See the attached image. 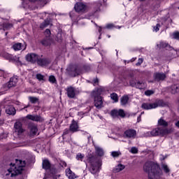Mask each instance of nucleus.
I'll return each mask as SVG.
<instances>
[{
  "instance_id": "f257e3e1",
  "label": "nucleus",
  "mask_w": 179,
  "mask_h": 179,
  "mask_svg": "<svg viewBox=\"0 0 179 179\" xmlns=\"http://www.w3.org/2000/svg\"><path fill=\"white\" fill-rule=\"evenodd\" d=\"M143 170L148 173L150 179L159 178V173H160V166L152 162H148L143 166Z\"/></svg>"
},
{
  "instance_id": "f03ea898",
  "label": "nucleus",
  "mask_w": 179,
  "mask_h": 179,
  "mask_svg": "<svg viewBox=\"0 0 179 179\" xmlns=\"http://www.w3.org/2000/svg\"><path fill=\"white\" fill-rule=\"evenodd\" d=\"M174 132L173 128H164L160 126L153 129L151 131H147L143 134V136L145 138L152 137V136H166L169 134H173Z\"/></svg>"
},
{
  "instance_id": "7ed1b4c3",
  "label": "nucleus",
  "mask_w": 179,
  "mask_h": 179,
  "mask_svg": "<svg viewBox=\"0 0 179 179\" xmlns=\"http://www.w3.org/2000/svg\"><path fill=\"white\" fill-rule=\"evenodd\" d=\"M87 162L90 164L89 170L92 174H97L100 172V167H101V163L97 158V157L92 154L88 155L87 157Z\"/></svg>"
},
{
  "instance_id": "20e7f679",
  "label": "nucleus",
  "mask_w": 179,
  "mask_h": 179,
  "mask_svg": "<svg viewBox=\"0 0 179 179\" xmlns=\"http://www.w3.org/2000/svg\"><path fill=\"white\" fill-rule=\"evenodd\" d=\"M15 164H13L8 171L10 173L11 177H15V176H19L22 174L24 167L26 166V162L22 160L15 159Z\"/></svg>"
},
{
  "instance_id": "39448f33",
  "label": "nucleus",
  "mask_w": 179,
  "mask_h": 179,
  "mask_svg": "<svg viewBox=\"0 0 179 179\" xmlns=\"http://www.w3.org/2000/svg\"><path fill=\"white\" fill-rule=\"evenodd\" d=\"M92 96L94 97V104L96 108L100 110V108H103L104 106L103 105V98L100 94H97V92L94 91L92 92Z\"/></svg>"
},
{
  "instance_id": "423d86ee",
  "label": "nucleus",
  "mask_w": 179,
  "mask_h": 179,
  "mask_svg": "<svg viewBox=\"0 0 179 179\" xmlns=\"http://www.w3.org/2000/svg\"><path fill=\"white\" fill-rule=\"evenodd\" d=\"M163 106V101L159 100L157 102L149 103H143L141 106L143 110H152L153 108H157V107H160Z\"/></svg>"
},
{
  "instance_id": "0eeeda50",
  "label": "nucleus",
  "mask_w": 179,
  "mask_h": 179,
  "mask_svg": "<svg viewBox=\"0 0 179 179\" xmlns=\"http://www.w3.org/2000/svg\"><path fill=\"white\" fill-rule=\"evenodd\" d=\"M24 132V129H23V127L22 125V122H17L14 124V133L13 134L15 136H20V135H22V134Z\"/></svg>"
},
{
  "instance_id": "6e6552de",
  "label": "nucleus",
  "mask_w": 179,
  "mask_h": 179,
  "mask_svg": "<svg viewBox=\"0 0 179 179\" xmlns=\"http://www.w3.org/2000/svg\"><path fill=\"white\" fill-rule=\"evenodd\" d=\"M67 71L71 75V76H73L75 78V76H78V75H80L82 73V71L80 70V68L76 66H71L67 69Z\"/></svg>"
},
{
  "instance_id": "1a4fd4ad",
  "label": "nucleus",
  "mask_w": 179,
  "mask_h": 179,
  "mask_svg": "<svg viewBox=\"0 0 179 179\" xmlns=\"http://www.w3.org/2000/svg\"><path fill=\"white\" fill-rule=\"evenodd\" d=\"M74 9L78 13H85L87 10V6L82 2H78L75 4Z\"/></svg>"
},
{
  "instance_id": "9d476101",
  "label": "nucleus",
  "mask_w": 179,
  "mask_h": 179,
  "mask_svg": "<svg viewBox=\"0 0 179 179\" xmlns=\"http://www.w3.org/2000/svg\"><path fill=\"white\" fill-rule=\"evenodd\" d=\"M38 55L36 53H28L25 57L26 61L31 62V64H36V62H38Z\"/></svg>"
},
{
  "instance_id": "9b49d317",
  "label": "nucleus",
  "mask_w": 179,
  "mask_h": 179,
  "mask_svg": "<svg viewBox=\"0 0 179 179\" xmlns=\"http://www.w3.org/2000/svg\"><path fill=\"white\" fill-rule=\"evenodd\" d=\"M110 115L113 117V118H115L117 117H121L122 118H124L125 117V112L122 109L120 110H113L110 112Z\"/></svg>"
},
{
  "instance_id": "f8f14e48",
  "label": "nucleus",
  "mask_w": 179,
  "mask_h": 179,
  "mask_svg": "<svg viewBox=\"0 0 179 179\" xmlns=\"http://www.w3.org/2000/svg\"><path fill=\"white\" fill-rule=\"evenodd\" d=\"M124 135L126 138L135 139L136 138V130L131 129H127L124 131Z\"/></svg>"
},
{
  "instance_id": "ddd939ff",
  "label": "nucleus",
  "mask_w": 179,
  "mask_h": 179,
  "mask_svg": "<svg viewBox=\"0 0 179 179\" xmlns=\"http://www.w3.org/2000/svg\"><path fill=\"white\" fill-rule=\"evenodd\" d=\"M66 92L67 94L68 97H69V99H75V96H76V90L73 87H68L66 89Z\"/></svg>"
},
{
  "instance_id": "4468645a",
  "label": "nucleus",
  "mask_w": 179,
  "mask_h": 179,
  "mask_svg": "<svg viewBox=\"0 0 179 179\" xmlns=\"http://www.w3.org/2000/svg\"><path fill=\"white\" fill-rule=\"evenodd\" d=\"M69 131L73 133L78 132L79 131V124H78V122L75 121V120H72L69 127Z\"/></svg>"
},
{
  "instance_id": "2eb2a0df",
  "label": "nucleus",
  "mask_w": 179,
  "mask_h": 179,
  "mask_svg": "<svg viewBox=\"0 0 179 179\" xmlns=\"http://www.w3.org/2000/svg\"><path fill=\"white\" fill-rule=\"evenodd\" d=\"M27 118L31 120V121H36V122H43L44 121V119L40 115H27Z\"/></svg>"
},
{
  "instance_id": "dca6fc26",
  "label": "nucleus",
  "mask_w": 179,
  "mask_h": 179,
  "mask_svg": "<svg viewBox=\"0 0 179 179\" xmlns=\"http://www.w3.org/2000/svg\"><path fill=\"white\" fill-rule=\"evenodd\" d=\"M50 62L51 61L48 59H40V57H38L37 64L39 66H47Z\"/></svg>"
},
{
  "instance_id": "f3484780",
  "label": "nucleus",
  "mask_w": 179,
  "mask_h": 179,
  "mask_svg": "<svg viewBox=\"0 0 179 179\" xmlns=\"http://www.w3.org/2000/svg\"><path fill=\"white\" fill-rule=\"evenodd\" d=\"M154 78L157 82L164 80L166 79V74L164 73H156L154 74Z\"/></svg>"
},
{
  "instance_id": "a211bd4d",
  "label": "nucleus",
  "mask_w": 179,
  "mask_h": 179,
  "mask_svg": "<svg viewBox=\"0 0 179 179\" xmlns=\"http://www.w3.org/2000/svg\"><path fill=\"white\" fill-rule=\"evenodd\" d=\"M54 43V40L52 38H45L42 40L41 44L45 47H48Z\"/></svg>"
},
{
  "instance_id": "6ab92c4d",
  "label": "nucleus",
  "mask_w": 179,
  "mask_h": 179,
  "mask_svg": "<svg viewBox=\"0 0 179 179\" xmlns=\"http://www.w3.org/2000/svg\"><path fill=\"white\" fill-rule=\"evenodd\" d=\"M6 113L8 115H15L16 114V109L13 106H8L6 108Z\"/></svg>"
},
{
  "instance_id": "aec40b11",
  "label": "nucleus",
  "mask_w": 179,
  "mask_h": 179,
  "mask_svg": "<svg viewBox=\"0 0 179 179\" xmlns=\"http://www.w3.org/2000/svg\"><path fill=\"white\" fill-rule=\"evenodd\" d=\"M94 149H95V154L97 156H99L101 157V156H104V150L99 145H94Z\"/></svg>"
},
{
  "instance_id": "412c9836",
  "label": "nucleus",
  "mask_w": 179,
  "mask_h": 179,
  "mask_svg": "<svg viewBox=\"0 0 179 179\" xmlns=\"http://www.w3.org/2000/svg\"><path fill=\"white\" fill-rule=\"evenodd\" d=\"M17 83V78H16L15 77H13L10 79L7 86L9 89H10V87H13L14 86H15Z\"/></svg>"
},
{
  "instance_id": "4be33fe9",
  "label": "nucleus",
  "mask_w": 179,
  "mask_h": 179,
  "mask_svg": "<svg viewBox=\"0 0 179 179\" xmlns=\"http://www.w3.org/2000/svg\"><path fill=\"white\" fill-rule=\"evenodd\" d=\"M42 167L44 170H50V169H51V163L48 159H43L42 162Z\"/></svg>"
},
{
  "instance_id": "5701e85b",
  "label": "nucleus",
  "mask_w": 179,
  "mask_h": 179,
  "mask_svg": "<svg viewBox=\"0 0 179 179\" xmlns=\"http://www.w3.org/2000/svg\"><path fill=\"white\" fill-rule=\"evenodd\" d=\"M66 177H68L69 179L76 178V175L75 174V173H73L72 171H71V169H66Z\"/></svg>"
},
{
  "instance_id": "b1692460",
  "label": "nucleus",
  "mask_w": 179,
  "mask_h": 179,
  "mask_svg": "<svg viewBox=\"0 0 179 179\" xmlns=\"http://www.w3.org/2000/svg\"><path fill=\"white\" fill-rule=\"evenodd\" d=\"M131 86L133 87H136V89H145L146 87V84L145 83H141V82H137L135 84L132 85Z\"/></svg>"
},
{
  "instance_id": "393cba45",
  "label": "nucleus",
  "mask_w": 179,
  "mask_h": 179,
  "mask_svg": "<svg viewBox=\"0 0 179 179\" xmlns=\"http://www.w3.org/2000/svg\"><path fill=\"white\" fill-rule=\"evenodd\" d=\"M129 101V96L128 95H124L120 99V103L122 106H127L128 101Z\"/></svg>"
},
{
  "instance_id": "a878e982",
  "label": "nucleus",
  "mask_w": 179,
  "mask_h": 179,
  "mask_svg": "<svg viewBox=\"0 0 179 179\" xmlns=\"http://www.w3.org/2000/svg\"><path fill=\"white\" fill-rule=\"evenodd\" d=\"M158 127H164V128H166V127H169V122H167L163 117H161L158 120Z\"/></svg>"
},
{
  "instance_id": "bb28decb",
  "label": "nucleus",
  "mask_w": 179,
  "mask_h": 179,
  "mask_svg": "<svg viewBox=\"0 0 179 179\" xmlns=\"http://www.w3.org/2000/svg\"><path fill=\"white\" fill-rule=\"evenodd\" d=\"M29 129L32 135H36V134H37V131H38V129H37V126L34 124H31L29 126Z\"/></svg>"
},
{
  "instance_id": "cd10ccee",
  "label": "nucleus",
  "mask_w": 179,
  "mask_h": 179,
  "mask_svg": "<svg viewBox=\"0 0 179 179\" xmlns=\"http://www.w3.org/2000/svg\"><path fill=\"white\" fill-rule=\"evenodd\" d=\"M124 169H125V166L120 164L115 166L114 171L115 173H120V171H122Z\"/></svg>"
},
{
  "instance_id": "c85d7f7f",
  "label": "nucleus",
  "mask_w": 179,
  "mask_h": 179,
  "mask_svg": "<svg viewBox=\"0 0 179 179\" xmlns=\"http://www.w3.org/2000/svg\"><path fill=\"white\" fill-rule=\"evenodd\" d=\"M179 92V87L174 85H172L171 87V93H172V94H176V93H178Z\"/></svg>"
},
{
  "instance_id": "c756f323",
  "label": "nucleus",
  "mask_w": 179,
  "mask_h": 179,
  "mask_svg": "<svg viewBox=\"0 0 179 179\" xmlns=\"http://www.w3.org/2000/svg\"><path fill=\"white\" fill-rule=\"evenodd\" d=\"M48 26H50V20L48 19L42 22L40 25V27L41 29H45V27H48Z\"/></svg>"
},
{
  "instance_id": "7c9ffc66",
  "label": "nucleus",
  "mask_w": 179,
  "mask_h": 179,
  "mask_svg": "<svg viewBox=\"0 0 179 179\" xmlns=\"http://www.w3.org/2000/svg\"><path fill=\"white\" fill-rule=\"evenodd\" d=\"M13 49L14 51H20V50H22V43H15L13 45Z\"/></svg>"
},
{
  "instance_id": "2f4dec72",
  "label": "nucleus",
  "mask_w": 179,
  "mask_h": 179,
  "mask_svg": "<svg viewBox=\"0 0 179 179\" xmlns=\"http://www.w3.org/2000/svg\"><path fill=\"white\" fill-rule=\"evenodd\" d=\"M158 48H167V47H169V44L164 42H160L159 44L157 45Z\"/></svg>"
},
{
  "instance_id": "473e14b6",
  "label": "nucleus",
  "mask_w": 179,
  "mask_h": 179,
  "mask_svg": "<svg viewBox=\"0 0 179 179\" xmlns=\"http://www.w3.org/2000/svg\"><path fill=\"white\" fill-rule=\"evenodd\" d=\"M110 98L115 103H118V95L116 93L111 94Z\"/></svg>"
},
{
  "instance_id": "72a5a7b5",
  "label": "nucleus",
  "mask_w": 179,
  "mask_h": 179,
  "mask_svg": "<svg viewBox=\"0 0 179 179\" xmlns=\"http://www.w3.org/2000/svg\"><path fill=\"white\" fill-rule=\"evenodd\" d=\"M29 100L32 104H36L38 101V98L35 96H29Z\"/></svg>"
},
{
  "instance_id": "f704fd0d",
  "label": "nucleus",
  "mask_w": 179,
  "mask_h": 179,
  "mask_svg": "<svg viewBox=\"0 0 179 179\" xmlns=\"http://www.w3.org/2000/svg\"><path fill=\"white\" fill-rule=\"evenodd\" d=\"M76 159L77 160H80V162H83V159H85V155L82 153H78L77 154Z\"/></svg>"
},
{
  "instance_id": "c9c22d12",
  "label": "nucleus",
  "mask_w": 179,
  "mask_h": 179,
  "mask_svg": "<svg viewBox=\"0 0 179 179\" xmlns=\"http://www.w3.org/2000/svg\"><path fill=\"white\" fill-rule=\"evenodd\" d=\"M111 156L113 157H119L120 156H121V152L120 151H113L111 152Z\"/></svg>"
},
{
  "instance_id": "e433bc0d",
  "label": "nucleus",
  "mask_w": 179,
  "mask_h": 179,
  "mask_svg": "<svg viewBox=\"0 0 179 179\" xmlns=\"http://www.w3.org/2000/svg\"><path fill=\"white\" fill-rule=\"evenodd\" d=\"M44 34H45V38H51V31H50L49 29H47L45 31Z\"/></svg>"
},
{
  "instance_id": "4c0bfd02",
  "label": "nucleus",
  "mask_w": 179,
  "mask_h": 179,
  "mask_svg": "<svg viewBox=\"0 0 179 179\" xmlns=\"http://www.w3.org/2000/svg\"><path fill=\"white\" fill-rule=\"evenodd\" d=\"M145 96H152V94H155V91L152 90H148L145 91Z\"/></svg>"
},
{
  "instance_id": "58836bf2",
  "label": "nucleus",
  "mask_w": 179,
  "mask_h": 179,
  "mask_svg": "<svg viewBox=\"0 0 179 179\" xmlns=\"http://www.w3.org/2000/svg\"><path fill=\"white\" fill-rule=\"evenodd\" d=\"M162 169L165 173H170V169H169V166L166 164H163Z\"/></svg>"
},
{
  "instance_id": "ea45409f",
  "label": "nucleus",
  "mask_w": 179,
  "mask_h": 179,
  "mask_svg": "<svg viewBox=\"0 0 179 179\" xmlns=\"http://www.w3.org/2000/svg\"><path fill=\"white\" fill-rule=\"evenodd\" d=\"M49 82H50V83H55L57 82V79H55V76H50L49 77Z\"/></svg>"
},
{
  "instance_id": "a19ab883",
  "label": "nucleus",
  "mask_w": 179,
  "mask_h": 179,
  "mask_svg": "<svg viewBox=\"0 0 179 179\" xmlns=\"http://www.w3.org/2000/svg\"><path fill=\"white\" fill-rule=\"evenodd\" d=\"M143 63V59L139 58L136 65V66H141V65H142Z\"/></svg>"
},
{
  "instance_id": "79ce46f5",
  "label": "nucleus",
  "mask_w": 179,
  "mask_h": 179,
  "mask_svg": "<svg viewBox=\"0 0 179 179\" xmlns=\"http://www.w3.org/2000/svg\"><path fill=\"white\" fill-rule=\"evenodd\" d=\"M173 38L175 40H179V32H175L173 34Z\"/></svg>"
},
{
  "instance_id": "37998d69",
  "label": "nucleus",
  "mask_w": 179,
  "mask_h": 179,
  "mask_svg": "<svg viewBox=\"0 0 179 179\" xmlns=\"http://www.w3.org/2000/svg\"><path fill=\"white\" fill-rule=\"evenodd\" d=\"M36 78L39 80H44V76L41 75V73L36 74Z\"/></svg>"
},
{
  "instance_id": "c03bdc74",
  "label": "nucleus",
  "mask_w": 179,
  "mask_h": 179,
  "mask_svg": "<svg viewBox=\"0 0 179 179\" xmlns=\"http://www.w3.org/2000/svg\"><path fill=\"white\" fill-rule=\"evenodd\" d=\"M154 30L156 32L159 31V30H160V24H157V25L155 27H154Z\"/></svg>"
},
{
  "instance_id": "a18cd8bd",
  "label": "nucleus",
  "mask_w": 179,
  "mask_h": 179,
  "mask_svg": "<svg viewBox=\"0 0 179 179\" xmlns=\"http://www.w3.org/2000/svg\"><path fill=\"white\" fill-rule=\"evenodd\" d=\"M131 153H134V154L138 153V148L133 147L131 149Z\"/></svg>"
},
{
  "instance_id": "49530a36",
  "label": "nucleus",
  "mask_w": 179,
  "mask_h": 179,
  "mask_svg": "<svg viewBox=\"0 0 179 179\" xmlns=\"http://www.w3.org/2000/svg\"><path fill=\"white\" fill-rule=\"evenodd\" d=\"M4 57L6 58V59H10V58H12V56L8 53H5Z\"/></svg>"
},
{
  "instance_id": "de8ad7c7",
  "label": "nucleus",
  "mask_w": 179,
  "mask_h": 179,
  "mask_svg": "<svg viewBox=\"0 0 179 179\" xmlns=\"http://www.w3.org/2000/svg\"><path fill=\"white\" fill-rule=\"evenodd\" d=\"M69 131H71V130H69V129H65L64 131V132H63V136H64V135H68V134H69Z\"/></svg>"
},
{
  "instance_id": "09e8293b",
  "label": "nucleus",
  "mask_w": 179,
  "mask_h": 179,
  "mask_svg": "<svg viewBox=\"0 0 179 179\" xmlns=\"http://www.w3.org/2000/svg\"><path fill=\"white\" fill-rule=\"evenodd\" d=\"M113 27H114L113 24H108L106 25V29H113Z\"/></svg>"
},
{
  "instance_id": "8fccbe9b",
  "label": "nucleus",
  "mask_w": 179,
  "mask_h": 179,
  "mask_svg": "<svg viewBox=\"0 0 179 179\" xmlns=\"http://www.w3.org/2000/svg\"><path fill=\"white\" fill-rule=\"evenodd\" d=\"M0 76H5V71L0 70Z\"/></svg>"
},
{
  "instance_id": "3c124183",
  "label": "nucleus",
  "mask_w": 179,
  "mask_h": 179,
  "mask_svg": "<svg viewBox=\"0 0 179 179\" xmlns=\"http://www.w3.org/2000/svg\"><path fill=\"white\" fill-rule=\"evenodd\" d=\"M175 125H176V127H177V128H179V121L176 122L175 123Z\"/></svg>"
},
{
  "instance_id": "603ef678",
  "label": "nucleus",
  "mask_w": 179,
  "mask_h": 179,
  "mask_svg": "<svg viewBox=\"0 0 179 179\" xmlns=\"http://www.w3.org/2000/svg\"><path fill=\"white\" fill-rule=\"evenodd\" d=\"M94 83L96 85V83H99V79L96 78L94 80Z\"/></svg>"
},
{
  "instance_id": "864d4df0",
  "label": "nucleus",
  "mask_w": 179,
  "mask_h": 179,
  "mask_svg": "<svg viewBox=\"0 0 179 179\" xmlns=\"http://www.w3.org/2000/svg\"><path fill=\"white\" fill-rule=\"evenodd\" d=\"M135 59H136V58L132 59L131 61L134 62V61H135Z\"/></svg>"
},
{
  "instance_id": "5fc2aeb1",
  "label": "nucleus",
  "mask_w": 179,
  "mask_h": 179,
  "mask_svg": "<svg viewBox=\"0 0 179 179\" xmlns=\"http://www.w3.org/2000/svg\"><path fill=\"white\" fill-rule=\"evenodd\" d=\"M140 117H138V120H139L140 119H139Z\"/></svg>"
},
{
  "instance_id": "6e6d98bb",
  "label": "nucleus",
  "mask_w": 179,
  "mask_h": 179,
  "mask_svg": "<svg viewBox=\"0 0 179 179\" xmlns=\"http://www.w3.org/2000/svg\"><path fill=\"white\" fill-rule=\"evenodd\" d=\"M140 117H138V120H139L140 119H139Z\"/></svg>"
},
{
  "instance_id": "4d7b16f0",
  "label": "nucleus",
  "mask_w": 179,
  "mask_h": 179,
  "mask_svg": "<svg viewBox=\"0 0 179 179\" xmlns=\"http://www.w3.org/2000/svg\"><path fill=\"white\" fill-rule=\"evenodd\" d=\"M43 179H47L46 178H43Z\"/></svg>"
},
{
  "instance_id": "13d9d810",
  "label": "nucleus",
  "mask_w": 179,
  "mask_h": 179,
  "mask_svg": "<svg viewBox=\"0 0 179 179\" xmlns=\"http://www.w3.org/2000/svg\"><path fill=\"white\" fill-rule=\"evenodd\" d=\"M140 1H145V0H140Z\"/></svg>"
},
{
  "instance_id": "bf43d9fd",
  "label": "nucleus",
  "mask_w": 179,
  "mask_h": 179,
  "mask_svg": "<svg viewBox=\"0 0 179 179\" xmlns=\"http://www.w3.org/2000/svg\"><path fill=\"white\" fill-rule=\"evenodd\" d=\"M101 31V29H99V31Z\"/></svg>"
},
{
  "instance_id": "052dcab7",
  "label": "nucleus",
  "mask_w": 179,
  "mask_h": 179,
  "mask_svg": "<svg viewBox=\"0 0 179 179\" xmlns=\"http://www.w3.org/2000/svg\"><path fill=\"white\" fill-rule=\"evenodd\" d=\"M129 1H131V0H129Z\"/></svg>"
}]
</instances>
